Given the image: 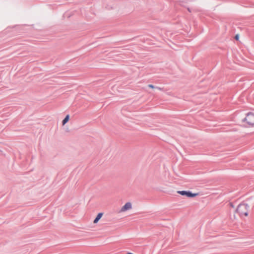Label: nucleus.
<instances>
[{
	"mask_svg": "<svg viewBox=\"0 0 254 254\" xmlns=\"http://www.w3.org/2000/svg\"><path fill=\"white\" fill-rule=\"evenodd\" d=\"M249 206L247 204H240L237 207V211L241 216H247Z\"/></svg>",
	"mask_w": 254,
	"mask_h": 254,
	"instance_id": "f257e3e1",
	"label": "nucleus"
},
{
	"mask_svg": "<svg viewBox=\"0 0 254 254\" xmlns=\"http://www.w3.org/2000/svg\"><path fill=\"white\" fill-rule=\"evenodd\" d=\"M244 122L249 126H254V113L249 112L247 113Z\"/></svg>",
	"mask_w": 254,
	"mask_h": 254,
	"instance_id": "f03ea898",
	"label": "nucleus"
},
{
	"mask_svg": "<svg viewBox=\"0 0 254 254\" xmlns=\"http://www.w3.org/2000/svg\"><path fill=\"white\" fill-rule=\"evenodd\" d=\"M132 204L131 202H127L125 203V204L123 206L120 210V212L121 213H122V212H125L127 211H128L129 210H130L131 209H132Z\"/></svg>",
	"mask_w": 254,
	"mask_h": 254,
	"instance_id": "7ed1b4c3",
	"label": "nucleus"
},
{
	"mask_svg": "<svg viewBox=\"0 0 254 254\" xmlns=\"http://www.w3.org/2000/svg\"><path fill=\"white\" fill-rule=\"evenodd\" d=\"M178 193L182 195H186L188 197H193L198 195L197 193H191L190 191H187L185 190L178 191Z\"/></svg>",
	"mask_w": 254,
	"mask_h": 254,
	"instance_id": "20e7f679",
	"label": "nucleus"
},
{
	"mask_svg": "<svg viewBox=\"0 0 254 254\" xmlns=\"http://www.w3.org/2000/svg\"><path fill=\"white\" fill-rule=\"evenodd\" d=\"M103 215V213L101 212V213H98V215H97L96 217L93 221V223L97 224L98 222V221L101 219V218H102Z\"/></svg>",
	"mask_w": 254,
	"mask_h": 254,
	"instance_id": "39448f33",
	"label": "nucleus"
},
{
	"mask_svg": "<svg viewBox=\"0 0 254 254\" xmlns=\"http://www.w3.org/2000/svg\"><path fill=\"white\" fill-rule=\"evenodd\" d=\"M69 120V115H67L62 122L63 125H64Z\"/></svg>",
	"mask_w": 254,
	"mask_h": 254,
	"instance_id": "423d86ee",
	"label": "nucleus"
},
{
	"mask_svg": "<svg viewBox=\"0 0 254 254\" xmlns=\"http://www.w3.org/2000/svg\"><path fill=\"white\" fill-rule=\"evenodd\" d=\"M148 87L150 88H152V89L154 88V86L152 84L148 85Z\"/></svg>",
	"mask_w": 254,
	"mask_h": 254,
	"instance_id": "0eeeda50",
	"label": "nucleus"
},
{
	"mask_svg": "<svg viewBox=\"0 0 254 254\" xmlns=\"http://www.w3.org/2000/svg\"><path fill=\"white\" fill-rule=\"evenodd\" d=\"M239 39V36L238 35H236L235 36V39L237 40H238Z\"/></svg>",
	"mask_w": 254,
	"mask_h": 254,
	"instance_id": "6e6552de",
	"label": "nucleus"
},
{
	"mask_svg": "<svg viewBox=\"0 0 254 254\" xmlns=\"http://www.w3.org/2000/svg\"><path fill=\"white\" fill-rule=\"evenodd\" d=\"M157 89L160 90L161 89V88H160V87H157Z\"/></svg>",
	"mask_w": 254,
	"mask_h": 254,
	"instance_id": "1a4fd4ad",
	"label": "nucleus"
},
{
	"mask_svg": "<svg viewBox=\"0 0 254 254\" xmlns=\"http://www.w3.org/2000/svg\"><path fill=\"white\" fill-rule=\"evenodd\" d=\"M127 254H133L130 253H128Z\"/></svg>",
	"mask_w": 254,
	"mask_h": 254,
	"instance_id": "9d476101",
	"label": "nucleus"
}]
</instances>
